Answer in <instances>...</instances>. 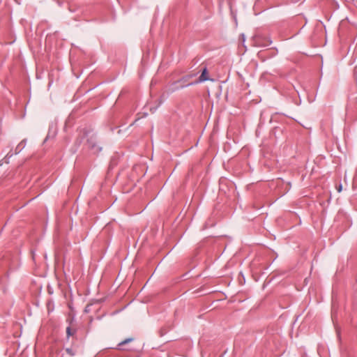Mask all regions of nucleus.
Segmentation results:
<instances>
[{"instance_id": "f257e3e1", "label": "nucleus", "mask_w": 357, "mask_h": 357, "mask_svg": "<svg viewBox=\"0 0 357 357\" xmlns=\"http://www.w3.org/2000/svg\"><path fill=\"white\" fill-rule=\"evenodd\" d=\"M89 148L91 149L94 153H98L101 151V147L96 144V139L90 138L87 140Z\"/></svg>"}, {"instance_id": "6e6552de", "label": "nucleus", "mask_w": 357, "mask_h": 357, "mask_svg": "<svg viewBox=\"0 0 357 357\" xmlns=\"http://www.w3.org/2000/svg\"><path fill=\"white\" fill-rule=\"evenodd\" d=\"M90 310H91L90 306L86 305V307H85V310H84V312H89Z\"/></svg>"}, {"instance_id": "f03ea898", "label": "nucleus", "mask_w": 357, "mask_h": 357, "mask_svg": "<svg viewBox=\"0 0 357 357\" xmlns=\"http://www.w3.org/2000/svg\"><path fill=\"white\" fill-rule=\"evenodd\" d=\"M209 80V77L208 75V71L206 67H204V69L202 70V74L198 78L197 81L195 82V84L203 82L205 81Z\"/></svg>"}, {"instance_id": "20e7f679", "label": "nucleus", "mask_w": 357, "mask_h": 357, "mask_svg": "<svg viewBox=\"0 0 357 357\" xmlns=\"http://www.w3.org/2000/svg\"><path fill=\"white\" fill-rule=\"evenodd\" d=\"M133 340L134 339L132 337L127 338V339L124 340L123 341H122L121 342H120L119 344V346H121V345H124L126 344H128V343L133 341Z\"/></svg>"}, {"instance_id": "423d86ee", "label": "nucleus", "mask_w": 357, "mask_h": 357, "mask_svg": "<svg viewBox=\"0 0 357 357\" xmlns=\"http://www.w3.org/2000/svg\"><path fill=\"white\" fill-rule=\"evenodd\" d=\"M336 188H337V191H338L339 192H340L342 191V184L338 185L336 187Z\"/></svg>"}, {"instance_id": "39448f33", "label": "nucleus", "mask_w": 357, "mask_h": 357, "mask_svg": "<svg viewBox=\"0 0 357 357\" xmlns=\"http://www.w3.org/2000/svg\"><path fill=\"white\" fill-rule=\"evenodd\" d=\"M67 335L69 337L70 335H73L74 334V331H72L71 328L70 327H68L66 329Z\"/></svg>"}, {"instance_id": "7ed1b4c3", "label": "nucleus", "mask_w": 357, "mask_h": 357, "mask_svg": "<svg viewBox=\"0 0 357 357\" xmlns=\"http://www.w3.org/2000/svg\"><path fill=\"white\" fill-rule=\"evenodd\" d=\"M24 148L23 142H20L15 149V152L13 153L11 151L8 152L6 156V158L9 159L11 158L14 154H17L19 152L21 151V150Z\"/></svg>"}, {"instance_id": "0eeeda50", "label": "nucleus", "mask_w": 357, "mask_h": 357, "mask_svg": "<svg viewBox=\"0 0 357 357\" xmlns=\"http://www.w3.org/2000/svg\"><path fill=\"white\" fill-rule=\"evenodd\" d=\"M51 303H47L48 312H50L51 310H53V309L51 308Z\"/></svg>"}]
</instances>
